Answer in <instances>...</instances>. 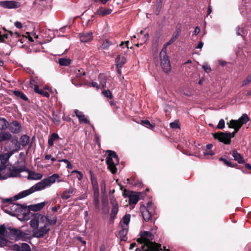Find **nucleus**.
I'll list each match as a JSON object with an SVG mask.
<instances>
[{"label":"nucleus","mask_w":251,"mask_h":251,"mask_svg":"<svg viewBox=\"0 0 251 251\" xmlns=\"http://www.w3.org/2000/svg\"><path fill=\"white\" fill-rule=\"evenodd\" d=\"M58 178V174H54L51 176L44 178L40 182L30 187L29 189L23 191L14 196L15 200L25 198L36 191H39L45 189L47 187L50 186L56 182Z\"/></svg>","instance_id":"obj_1"},{"label":"nucleus","mask_w":251,"mask_h":251,"mask_svg":"<svg viewBox=\"0 0 251 251\" xmlns=\"http://www.w3.org/2000/svg\"><path fill=\"white\" fill-rule=\"evenodd\" d=\"M154 235L150 231H144L140 233V237L138 238L137 242L143 244L142 249L137 248L135 251H158L159 250L160 245L152 242Z\"/></svg>","instance_id":"obj_2"},{"label":"nucleus","mask_w":251,"mask_h":251,"mask_svg":"<svg viewBox=\"0 0 251 251\" xmlns=\"http://www.w3.org/2000/svg\"><path fill=\"white\" fill-rule=\"evenodd\" d=\"M230 127L234 128V131L232 133L218 132L213 133V136L215 139L219 140L220 142L225 144H229L231 142V138L234 136L235 134L238 132L240 128L237 126L231 123L230 122Z\"/></svg>","instance_id":"obj_3"},{"label":"nucleus","mask_w":251,"mask_h":251,"mask_svg":"<svg viewBox=\"0 0 251 251\" xmlns=\"http://www.w3.org/2000/svg\"><path fill=\"white\" fill-rule=\"evenodd\" d=\"M106 163L107 165L108 169L114 174L117 172L116 166L119 165V160L116 153L111 150H107L106 151Z\"/></svg>","instance_id":"obj_4"},{"label":"nucleus","mask_w":251,"mask_h":251,"mask_svg":"<svg viewBox=\"0 0 251 251\" xmlns=\"http://www.w3.org/2000/svg\"><path fill=\"white\" fill-rule=\"evenodd\" d=\"M19 163V161H18L13 166L6 167V171H5L6 179L8 178L18 177L20 176L21 173L28 171V169L25 165H21L19 167L17 166Z\"/></svg>","instance_id":"obj_5"},{"label":"nucleus","mask_w":251,"mask_h":251,"mask_svg":"<svg viewBox=\"0 0 251 251\" xmlns=\"http://www.w3.org/2000/svg\"><path fill=\"white\" fill-rule=\"evenodd\" d=\"M4 211L9 214L13 216L25 215L27 213V208L26 206L17 204L16 203L10 202L9 204V209H5Z\"/></svg>","instance_id":"obj_6"},{"label":"nucleus","mask_w":251,"mask_h":251,"mask_svg":"<svg viewBox=\"0 0 251 251\" xmlns=\"http://www.w3.org/2000/svg\"><path fill=\"white\" fill-rule=\"evenodd\" d=\"M159 57L160 65L163 71L166 73H169L171 71V66L165 47L162 48L160 52Z\"/></svg>","instance_id":"obj_7"},{"label":"nucleus","mask_w":251,"mask_h":251,"mask_svg":"<svg viewBox=\"0 0 251 251\" xmlns=\"http://www.w3.org/2000/svg\"><path fill=\"white\" fill-rule=\"evenodd\" d=\"M140 211L144 220L146 222L149 221L155 212V207L152 202H149L147 203V206H141Z\"/></svg>","instance_id":"obj_8"},{"label":"nucleus","mask_w":251,"mask_h":251,"mask_svg":"<svg viewBox=\"0 0 251 251\" xmlns=\"http://www.w3.org/2000/svg\"><path fill=\"white\" fill-rule=\"evenodd\" d=\"M11 142L15 144V149L10 151L6 153H3L0 154V162L1 163L0 165H5L7 162L9 160L10 157L15 152L18 151L20 149V145L18 143V138H16L15 139L11 140Z\"/></svg>","instance_id":"obj_9"},{"label":"nucleus","mask_w":251,"mask_h":251,"mask_svg":"<svg viewBox=\"0 0 251 251\" xmlns=\"http://www.w3.org/2000/svg\"><path fill=\"white\" fill-rule=\"evenodd\" d=\"M50 230V228L47 223H45L43 226L35 228L32 230V236L37 238H41L45 236Z\"/></svg>","instance_id":"obj_10"},{"label":"nucleus","mask_w":251,"mask_h":251,"mask_svg":"<svg viewBox=\"0 0 251 251\" xmlns=\"http://www.w3.org/2000/svg\"><path fill=\"white\" fill-rule=\"evenodd\" d=\"M46 219V216L41 214L36 213L29 222L30 226L33 229L37 228L39 223H44Z\"/></svg>","instance_id":"obj_11"},{"label":"nucleus","mask_w":251,"mask_h":251,"mask_svg":"<svg viewBox=\"0 0 251 251\" xmlns=\"http://www.w3.org/2000/svg\"><path fill=\"white\" fill-rule=\"evenodd\" d=\"M110 204L112 206L110 213V221L112 222L114 221L118 212L119 206L117 201L114 196H110Z\"/></svg>","instance_id":"obj_12"},{"label":"nucleus","mask_w":251,"mask_h":251,"mask_svg":"<svg viewBox=\"0 0 251 251\" xmlns=\"http://www.w3.org/2000/svg\"><path fill=\"white\" fill-rule=\"evenodd\" d=\"M0 6L4 8L14 9L20 7L21 3L15 0H2L0 1Z\"/></svg>","instance_id":"obj_13"},{"label":"nucleus","mask_w":251,"mask_h":251,"mask_svg":"<svg viewBox=\"0 0 251 251\" xmlns=\"http://www.w3.org/2000/svg\"><path fill=\"white\" fill-rule=\"evenodd\" d=\"M249 121L250 118L248 115L247 114H243L238 120H232L230 121L231 123H232L241 128L243 124H246Z\"/></svg>","instance_id":"obj_14"},{"label":"nucleus","mask_w":251,"mask_h":251,"mask_svg":"<svg viewBox=\"0 0 251 251\" xmlns=\"http://www.w3.org/2000/svg\"><path fill=\"white\" fill-rule=\"evenodd\" d=\"M14 251H31V248L28 244L23 243L20 244H14L13 246Z\"/></svg>","instance_id":"obj_15"},{"label":"nucleus","mask_w":251,"mask_h":251,"mask_svg":"<svg viewBox=\"0 0 251 251\" xmlns=\"http://www.w3.org/2000/svg\"><path fill=\"white\" fill-rule=\"evenodd\" d=\"M128 230V226L121 225V229L118 232V236L121 240L126 241L127 240L126 235Z\"/></svg>","instance_id":"obj_16"},{"label":"nucleus","mask_w":251,"mask_h":251,"mask_svg":"<svg viewBox=\"0 0 251 251\" xmlns=\"http://www.w3.org/2000/svg\"><path fill=\"white\" fill-rule=\"evenodd\" d=\"M9 234L10 235V237H8L9 238L11 239L15 238L16 240H18L23 236V232L16 228H10Z\"/></svg>","instance_id":"obj_17"},{"label":"nucleus","mask_w":251,"mask_h":251,"mask_svg":"<svg viewBox=\"0 0 251 251\" xmlns=\"http://www.w3.org/2000/svg\"><path fill=\"white\" fill-rule=\"evenodd\" d=\"M22 129L21 124L16 121H13L10 126V130L14 134L19 133Z\"/></svg>","instance_id":"obj_18"},{"label":"nucleus","mask_w":251,"mask_h":251,"mask_svg":"<svg viewBox=\"0 0 251 251\" xmlns=\"http://www.w3.org/2000/svg\"><path fill=\"white\" fill-rule=\"evenodd\" d=\"M74 112L76 116L77 117L80 123H84L87 124H90L89 121L86 118L82 112L80 111L77 109H75V110Z\"/></svg>","instance_id":"obj_19"},{"label":"nucleus","mask_w":251,"mask_h":251,"mask_svg":"<svg viewBox=\"0 0 251 251\" xmlns=\"http://www.w3.org/2000/svg\"><path fill=\"white\" fill-rule=\"evenodd\" d=\"M76 191L75 188L70 187L68 189L63 192L61 195V198L62 200H68L71 197L70 194L75 193Z\"/></svg>","instance_id":"obj_20"},{"label":"nucleus","mask_w":251,"mask_h":251,"mask_svg":"<svg viewBox=\"0 0 251 251\" xmlns=\"http://www.w3.org/2000/svg\"><path fill=\"white\" fill-rule=\"evenodd\" d=\"M47 203V201H43L35 204L30 205L28 206V208L29 210L31 211H38L43 208Z\"/></svg>","instance_id":"obj_21"},{"label":"nucleus","mask_w":251,"mask_h":251,"mask_svg":"<svg viewBox=\"0 0 251 251\" xmlns=\"http://www.w3.org/2000/svg\"><path fill=\"white\" fill-rule=\"evenodd\" d=\"M79 36L80 41L84 43L91 41L93 38V34L91 32L81 33L79 34Z\"/></svg>","instance_id":"obj_22"},{"label":"nucleus","mask_w":251,"mask_h":251,"mask_svg":"<svg viewBox=\"0 0 251 251\" xmlns=\"http://www.w3.org/2000/svg\"><path fill=\"white\" fill-rule=\"evenodd\" d=\"M131 193H133V192H131ZM140 194L141 193L130 194L128 196L129 204L130 205L136 204L139 200V194Z\"/></svg>","instance_id":"obj_23"},{"label":"nucleus","mask_w":251,"mask_h":251,"mask_svg":"<svg viewBox=\"0 0 251 251\" xmlns=\"http://www.w3.org/2000/svg\"><path fill=\"white\" fill-rule=\"evenodd\" d=\"M179 32H180V29L178 28H177L176 30V31L174 33L172 38L168 42H167L166 43H165L163 47H165V49H167V46L171 45L173 43H174L176 40V39L179 36Z\"/></svg>","instance_id":"obj_24"},{"label":"nucleus","mask_w":251,"mask_h":251,"mask_svg":"<svg viewBox=\"0 0 251 251\" xmlns=\"http://www.w3.org/2000/svg\"><path fill=\"white\" fill-rule=\"evenodd\" d=\"M27 172H28V175L27 176V178L28 179L39 180L43 176L41 174L29 171L28 169Z\"/></svg>","instance_id":"obj_25"},{"label":"nucleus","mask_w":251,"mask_h":251,"mask_svg":"<svg viewBox=\"0 0 251 251\" xmlns=\"http://www.w3.org/2000/svg\"><path fill=\"white\" fill-rule=\"evenodd\" d=\"M94 204L95 206L96 210L98 212H99L100 210L99 202V192H96V190H95L94 193Z\"/></svg>","instance_id":"obj_26"},{"label":"nucleus","mask_w":251,"mask_h":251,"mask_svg":"<svg viewBox=\"0 0 251 251\" xmlns=\"http://www.w3.org/2000/svg\"><path fill=\"white\" fill-rule=\"evenodd\" d=\"M12 135L8 131L0 132V142L6 141L11 139Z\"/></svg>","instance_id":"obj_27"},{"label":"nucleus","mask_w":251,"mask_h":251,"mask_svg":"<svg viewBox=\"0 0 251 251\" xmlns=\"http://www.w3.org/2000/svg\"><path fill=\"white\" fill-rule=\"evenodd\" d=\"M126 59L124 56L118 55L116 58V66L122 67L126 62Z\"/></svg>","instance_id":"obj_28"},{"label":"nucleus","mask_w":251,"mask_h":251,"mask_svg":"<svg viewBox=\"0 0 251 251\" xmlns=\"http://www.w3.org/2000/svg\"><path fill=\"white\" fill-rule=\"evenodd\" d=\"M10 227L6 228L4 226H0V234L3 236L8 238L10 237L9 234Z\"/></svg>","instance_id":"obj_29"},{"label":"nucleus","mask_w":251,"mask_h":251,"mask_svg":"<svg viewBox=\"0 0 251 251\" xmlns=\"http://www.w3.org/2000/svg\"><path fill=\"white\" fill-rule=\"evenodd\" d=\"M101 204L102 206L103 212L107 214L109 212L108 202L107 198H102L101 199Z\"/></svg>","instance_id":"obj_30"},{"label":"nucleus","mask_w":251,"mask_h":251,"mask_svg":"<svg viewBox=\"0 0 251 251\" xmlns=\"http://www.w3.org/2000/svg\"><path fill=\"white\" fill-rule=\"evenodd\" d=\"M232 156L234 158V159L237 161L238 163L240 164H244L245 163V160L244 158L242 157L241 154L237 152L236 151H233L232 153Z\"/></svg>","instance_id":"obj_31"},{"label":"nucleus","mask_w":251,"mask_h":251,"mask_svg":"<svg viewBox=\"0 0 251 251\" xmlns=\"http://www.w3.org/2000/svg\"><path fill=\"white\" fill-rule=\"evenodd\" d=\"M112 10L111 9L101 7L97 10L96 13L99 15L105 16L106 15L110 14Z\"/></svg>","instance_id":"obj_32"},{"label":"nucleus","mask_w":251,"mask_h":251,"mask_svg":"<svg viewBox=\"0 0 251 251\" xmlns=\"http://www.w3.org/2000/svg\"><path fill=\"white\" fill-rule=\"evenodd\" d=\"M58 63L63 66H68L71 62V60L69 58H61L58 59Z\"/></svg>","instance_id":"obj_33"},{"label":"nucleus","mask_w":251,"mask_h":251,"mask_svg":"<svg viewBox=\"0 0 251 251\" xmlns=\"http://www.w3.org/2000/svg\"><path fill=\"white\" fill-rule=\"evenodd\" d=\"M59 138V136L57 133H52L49 138L48 144L50 147L53 146L54 144V141Z\"/></svg>","instance_id":"obj_34"},{"label":"nucleus","mask_w":251,"mask_h":251,"mask_svg":"<svg viewBox=\"0 0 251 251\" xmlns=\"http://www.w3.org/2000/svg\"><path fill=\"white\" fill-rule=\"evenodd\" d=\"M30 138L26 135H24L20 138V144L23 147L26 146L29 142Z\"/></svg>","instance_id":"obj_35"},{"label":"nucleus","mask_w":251,"mask_h":251,"mask_svg":"<svg viewBox=\"0 0 251 251\" xmlns=\"http://www.w3.org/2000/svg\"><path fill=\"white\" fill-rule=\"evenodd\" d=\"M90 173L91 174V181L93 184L94 191L96 190V192H99V187L97 180L93 176V172L91 171H90Z\"/></svg>","instance_id":"obj_36"},{"label":"nucleus","mask_w":251,"mask_h":251,"mask_svg":"<svg viewBox=\"0 0 251 251\" xmlns=\"http://www.w3.org/2000/svg\"><path fill=\"white\" fill-rule=\"evenodd\" d=\"M5 171H6V165H0V180L6 179Z\"/></svg>","instance_id":"obj_37"},{"label":"nucleus","mask_w":251,"mask_h":251,"mask_svg":"<svg viewBox=\"0 0 251 251\" xmlns=\"http://www.w3.org/2000/svg\"><path fill=\"white\" fill-rule=\"evenodd\" d=\"M13 93L16 97L20 98L25 101H27L28 100L27 97L21 91H14Z\"/></svg>","instance_id":"obj_38"},{"label":"nucleus","mask_w":251,"mask_h":251,"mask_svg":"<svg viewBox=\"0 0 251 251\" xmlns=\"http://www.w3.org/2000/svg\"><path fill=\"white\" fill-rule=\"evenodd\" d=\"M7 124L8 122L5 118L0 117V130L5 129Z\"/></svg>","instance_id":"obj_39"},{"label":"nucleus","mask_w":251,"mask_h":251,"mask_svg":"<svg viewBox=\"0 0 251 251\" xmlns=\"http://www.w3.org/2000/svg\"><path fill=\"white\" fill-rule=\"evenodd\" d=\"M99 79L100 81L101 87L103 88H105L106 83V78L105 75L101 74H100L99 75Z\"/></svg>","instance_id":"obj_40"},{"label":"nucleus","mask_w":251,"mask_h":251,"mask_svg":"<svg viewBox=\"0 0 251 251\" xmlns=\"http://www.w3.org/2000/svg\"><path fill=\"white\" fill-rule=\"evenodd\" d=\"M47 219L45 221V223H47L48 225H50V226H54L56 224L57 222V218L56 217H54L53 218L51 219H49L48 217L46 216Z\"/></svg>","instance_id":"obj_41"},{"label":"nucleus","mask_w":251,"mask_h":251,"mask_svg":"<svg viewBox=\"0 0 251 251\" xmlns=\"http://www.w3.org/2000/svg\"><path fill=\"white\" fill-rule=\"evenodd\" d=\"M30 86L31 88L34 89L35 92L39 90L38 83L33 79H30Z\"/></svg>","instance_id":"obj_42"},{"label":"nucleus","mask_w":251,"mask_h":251,"mask_svg":"<svg viewBox=\"0 0 251 251\" xmlns=\"http://www.w3.org/2000/svg\"><path fill=\"white\" fill-rule=\"evenodd\" d=\"M51 119H52V122L54 124H56L57 125H58L60 122V117L58 116L54 112L52 113Z\"/></svg>","instance_id":"obj_43"},{"label":"nucleus","mask_w":251,"mask_h":251,"mask_svg":"<svg viewBox=\"0 0 251 251\" xmlns=\"http://www.w3.org/2000/svg\"><path fill=\"white\" fill-rule=\"evenodd\" d=\"M141 122L143 126L148 128L152 129L154 127V125L151 124L149 120H143Z\"/></svg>","instance_id":"obj_44"},{"label":"nucleus","mask_w":251,"mask_h":251,"mask_svg":"<svg viewBox=\"0 0 251 251\" xmlns=\"http://www.w3.org/2000/svg\"><path fill=\"white\" fill-rule=\"evenodd\" d=\"M236 33L237 36L244 37L246 32L243 27H240L239 26H238L236 28Z\"/></svg>","instance_id":"obj_45"},{"label":"nucleus","mask_w":251,"mask_h":251,"mask_svg":"<svg viewBox=\"0 0 251 251\" xmlns=\"http://www.w3.org/2000/svg\"><path fill=\"white\" fill-rule=\"evenodd\" d=\"M130 215L126 214L122 218V222L123 223L124 225L128 226L130 222Z\"/></svg>","instance_id":"obj_46"},{"label":"nucleus","mask_w":251,"mask_h":251,"mask_svg":"<svg viewBox=\"0 0 251 251\" xmlns=\"http://www.w3.org/2000/svg\"><path fill=\"white\" fill-rule=\"evenodd\" d=\"M75 77L77 78H79L81 76L85 75V72L82 69H78L75 72Z\"/></svg>","instance_id":"obj_47"},{"label":"nucleus","mask_w":251,"mask_h":251,"mask_svg":"<svg viewBox=\"0 0 251 251\" xmlns=\"http://www.w3.org/2000/svg\"><path fill=\"white\" fill-rule=\"evenodd\" d=\"M35 93H38V94H39L42 96H43L44 97H47V98H49L50 97L49 93L47 91H46L44 90H43V89H39V90L36 91Z\"/></svg>","instance_id":"obj_48"},{"label":"nucleus","mask_w":251,"mask_h":251,"mask_svg":"<svg viewBox=\"0 0 251 251\" xmlns=\"http://www.w3.org/2000/svg\"><path fill=\"white\" fill-rule=\"evenodd\" d=\"M111 45H112V43L106 40L103 42L101 46V48L103 50H107Z\"/></svg>","instance_id":"obj_49"},{"label":"nucleus","mask_w":251,"mask_h":251,"mask_svg":"<svg viewBox=\"0 0 251 251\" xmlns=\"http://www.w3.org/2000/svg\"><path fill=\"white\" fill-rule=\"evenodd\" d=\"M102 93L105 97L109 98L110 99L113 98L112 93L109 90L102 91Z\"/></svg>","instance_id":"obj_50"},{"label":"nucleus","mask_w":251,"mask_h":251,"mask_svg":"<svg viewBox=\"0 0 251 251\" xmlns=\"http://www.w3.org/2000/svg\"><path fill=\"white\" fill-rule=\"evenodd\" d=\"M251 82V74L249 75L247 77L246 79H245L244 81H243L242 86H245V85H247L248 84H249V83H250Z\"/></svg>","instance_id":"obj_51"},{"label":"nucleus","mask_w":251,"mask_h":251,"mask_svg":"<svg viewBox=\"0 0 251 251\" xmlns=\"http://www.w3.org/2000/svg\"><path fill=\"white\" fill-rule=\"evenodd\" d=\"M218 129H223L225 127V121L223 119H221L217 126Z\"/></svg>","instance_id":"obj_52"},{"label":"nucleus","mask_w":251,"mask_h":251,"mask_svg":"<svg viewBox=\"0 0 251 251\" xmlns=\"http://www.w3.org/2000/svg\"><path fill=\"white\" fill-rule=\"evenodd\" d=\"M74 173H76L78 174V176L77 177V179H78V180L81 181L83 177V175L82 173L81 172L77 171V170H74L72 172V174Z\"/></svg>","instance_id":"obj_53"},{"label":"nucleus","mask_w":251,"mask_h":251,"mask_svg":"<svg viewBox=\"0 0 251 251\" xmlns=\"http://www.w3.org/2000/svg\"><path fill=\"white\" fill-rule=\"evenodd\" d=\"M170 127L173 128H179L180 126H179V125L178 123V122H172V123H171L170 124Z\"/></svg>","instance_id":"obj_54"},{"label":"nucleus","mask_w":251,"mask_h":251,"mask_svg":"<svg viewBox=\"0 0 251 251\" xmlns=\"http://www.w3.org/2000/svg\"><path fill=\"white\" fill-rule=\"evenodd\" d=\"M156 2H157L156 6H157V12L156 13V14L157 15L159 13L160 9L161 7L162 0H156Z\"/></svg>","instance_id":"obj_55"},{"label":"nucleus","mask_w":251,"mask_h":251,"mask_svg":"<svg viewBox=\"0 0 251 251\" xmlns=\"http://www.w3.org/2000/svg\"><path fill=\"white\" fill-rule=\"evenodd\" d=\"M202 68L206 73H209L211 71L210 67L206 63L204 64L202 66Z\"/></svg>","instance_id":"obj_56"},{"label":"nucleus","mask_w":251,"mask_h":251,"mask_svg":"<svg viewBox=\"0 0 251 251\" xmlns=\"http://www.w3.org/2000/svg\"><path fill=\"white\" fill-rule=\"evenodd\" d=\"M6 240L0 236V247H2L4 246L5 245H6Z\"/></svg>","instance_id":"obj_57"},{"label":"nucleus","mask_w":251,"mask_h":251,"mask_svg":"<svg viewBox=\"0 0 251 251\" xmlns=\"http://www.w3.org/2000/svg\"><path fill=\"white\" fill-rule=\"evenodd\" d=\"M45 160H49L50 159L52 162H55L56 161V158L53 157H51L50 154H46L45 156Z\"/></svg>","instance_id":"obj_58"},{"label":"nucleus","mask_w":251,"mask_h":251,"mask_svg":"<svg viewBox=\"0 0 251 251\" xmlns=\"http://www.w3.org/2000/svg\"><path fill=\"white\" fill-rule=\"evenodd\" d=\"M220 160H222V161H223L227 165V166H229V167H233V165L232 164V163L231 162H229L227 159H225V158H223V157H221L220 158Z\"/></svg>","instance_id":"obj_59"},{"label":"nucleus","mask_w":251,"mask_h":251,"mask_svg":"<svg viewBox=\"0 0 251 251\" xmlns=\"http://www.w3.org/2000/svg\"><path fill=\"white\" fill-rule=\"evenodd\" d=\"M3 203L4 204L5 203H7V208L8 209H9V204L10 202H12V198H9V199H4L3 200Z\"/></svg>","instance_id":"obj_60"},{"label":"nucleus","mask_w":251,"mask_h":251,"mask_svg":"<svg viewBox=\"0 0 251 251\" xmlns=\"http://www.w3.org/2000/svg\"><path fill=\"white\" fill-rule=\"evenodd\" d=\"M19 158L21 160L20 162H24L25 154L23 152H21L19 153Z\"/></svg>","instance_id":"obj_61"},{"label":"nucleus","mask_w":251,"mask_h":251,"mask_svg":"<svg viewBox=\"0 0 251 251\" xmlns=\"http://www.w3.org/2000/svg\"><path fill=\"white\" fill-rule=\"evenodd\" d=\"M15 26L18 28H22L23 27L22 24L20 22H16L15 23Z\"/></svg>","instance_id":"obj_62"},{"label":"nucleus","mask_w":251,"mask_h":251,"mask_svg":"<svg viewBox=\"0 0 251 251\" xmlns=\"http://www.w3.org/2000/svg\"><path fill=\"white\" fill-rule=\"evenodd\" d=\"M218 64L224 67L227 64V62L225 61L219 60H218Z\"/></svg>","instance_id":"obj_63"},{"label":"nucleus","mask_w":251,"mask_h":251,"mask_svg":"<svg viewBox=\"0 0 251 251\" xmlns=\"http://www.w3.org/2000/svg\"><path fill=\"white\" fill-rule=\"evenodd\" d=\"M203 46V42L202 41H200V42H199L198 45L196 46V48L201 49L202 48Z\"/></svg>","instance_id":"obj_64"}]
</instances>
